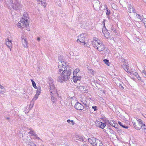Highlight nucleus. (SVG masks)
I'll list each match as a JSON object with an SVG mask.
<instances>
[{
	"label": "nucleus",
	"instance_id": "f257e3e1",
	"mask_svg": "<svg viewBox=\"0 0 146 146\" xmlns=\"http://www.w3.org/2000/svg\"><path fill=\"white\" fill-rule=\"evenodd\" d=\"M58 64L59 72H61L62 71V72L58 78V81L62 82L67 81L70 78V75L72 72L71 69H69L68 71H65L67 68L68 63L64 60V59L60 58L58 60Z\"/></svg>",
	"mask_w": 146,
	"mask_h": 146
},
{
	"label": "nucleus",
	"instance_id": "f03ea898",
	"mask_svg": "<svg viewBox=\"0 0 146 146\" xmlns=\"http://www.w3.org/2000/svg\"><path fill=\"white\" fill-rule=\"evenodd\" d=\"M92 44L95 48L99 51H103L104 49V45L100 40L96 38H94Z\"/></svg>",
	"mask_w": 146,
	"mask_h": 146
},
{
	"label": "nucleus",
	"instance_id": "7ed1b4c3",
	"mask_svg": "<svg viewBox=\"0 0 146 146\" xmlns=\"http://www.w3.org/2000/svg\"><path fill=\"white\" fill-rule=\"evenodd\" d=\"M50 92L51 99L52 102L54 103V94L55 86L54 84H50Z\"/></svg>",
	"mask_w": 146,
	"mask_h": 146
},
{
	"label": "nucleus",
	"instance_id": "20e7f679",
	"mask_svg": "<svg viewBox=\"0 0 146 146\" xmlns=\"http://www.w3.org/2000/svg\"><path fill=\"white\" fill-rule=\"evenodd\" d=\"M122 63L121 64L122 67L126 72L129 73V66L126 60L124 59H123L122 60Z\"/></svg>",
	"mask_w": 146,
	"mask_h": 146
},
{
	"label": "nucleus",
	"instance_id": "39448f33",
	"mask_svg": "<svg viewBox=\"0 0 146 146\" xmlns=\"http://www.w3.org/2000/svg\"><path fill=\"white\" fill-rule=\"evenodd\" d=\"M88 141L92 145L96 146L97 144L100 142V140L94 137H92L88 138Z\"/></svg>",
	"mask_w": 146,
	"mask_h": 146
},
{
	"label": "nucleus",
	"instance_id": "423d86ee",
	"mask_svg": "<svg viewBox=\"0 0 146 146\" xmlns=\"http://www.w3.org/2000/svg\"><path fill=\"white\" fill-rule=\"evenodd\" d=\"M29 26L28 21L25 19H21L19 22V27L20 28L27 27Z\"/></svg>",
	"mask_w": 146,
	"mask_h": 146
},
{
	"label": "nucleus",
	"instance_id": "0eeeda50",
	"mask_svg": "<svg viewBox=\"0 0 146 146\" xmlns=\"http://www.w3.org/2000/svg\"><path fill=\"white\" fill-rule=\"evenodd\" d=\"M137 121L140 127H136V129L139 130L141 128H142L143 129H146V126L142 121L140 119H139Z\"/></svg>",
	"mask_w": 146,
	"mask_h": 146
},
{
	"label": "nucleus",
	"instance_id": "6e6552de",
	"mask_svg": "<svg viewBox=\"0 0 146 146\" xmlns=\"http://www.w3.org/2000/svg\"><path fill=\"white\" fill-rule=\"evenodd\" d=\"M85 34H81L77 36L78 39L77 40V42H83L85 40Z\"/></svg>",
	"mask_w": 146,
	"mask_h": 146
},
{
	"label": "nucleus",
	"instance_id": "1a4fd4ad",
	"mask_svg": "<svg viewBox=\"0 0 146 146\" xmlns=\"http://www.w3.org/2000/svg\"><path fill=\"white\" fill-rule=\"evenodd\" d=\"M13 8L15 10L19 9L21 6L20 3L17 1H16L13 3L12 5Z\"/></svg>",
	"mask_w": 146,
	"mask_h": 146
},
{
	"label": "nucleus",
	"instance_id": "9d476101",
	"mask_svg": "<svg viewBox=\"0 0 146 146\" xmlns=\"http://www.w3.org/2000/svg\"><path fill=\"white\" fill-rule=\"evenodd\" d=\"M93 6L96 10L99 7L100 8L101 5H100V2L98 0H94L93 2Z\"/></svg>",
	"mask_w": 146,
	"mask_h": 146
},
{
	"label": "nucleus",
	"instance_id": "9b49d317",
	"mask_svg": "<svg viewBox=\"0 0 146 146\" xmlns=\"http://www.w3.org/2000/svg\"><path fill=\"white\" fill-rule=\"evenodd\" d=\"M74 107L76 110H82L84 108L82 104L78 102L76 104Z\"/></svg>",
	"mask_w": 146,
	"mask_h": 146
},
{
	"label": "nucleus",
	"instance_id": "f8f14e48",
	"mask_svg": "<svg viewBox=\"0 0 146 146\" xmlns=\"http://www.w3.org/2000/svg\"><path fill=\"white\" fill-rule=\"evenodd\" d=\"M79 89L83 93L86 92H87L88 89L86 86H80Z\"/></svg>",
	"mask_w": 146,
	"mask_h": 146
},
{
	"label": "nucleus",
	"instance_id": "ddd939ff",
	"mask_svg": "<svg viewBox=\"0 0 146 146\" xmlns=\"http://www.w3.org/2000/svg\"><path fill=\"white\" fill-rule=\"evenodd\" d=\"M81 79L80 76H78L76 75L74 76L73 78V80L74 82L75 83H77V81L78 80H80Z\"/></svg>",
	"mask_w": 146,
	"mask_h": 146
},
{
	"label": "nucleus",
	"instance_id": "4468645a",
	"mask_svg": "<svg viewBox=\"0 0 146 146\" xmlns=\"http://www.w3.org/2000/svg\"><path fill=\"white\" fill-rule=\"evenodd\" d=\"M7 40L8 41L6 42V44L9 48L11 49L12 46V41L11 40H9L8 39H7Z\"/></svg>",
	"mask_w": 146,
	"mask_h": 146
},
{
	"label": "nucleus",
	"instance_id": "2eb2a0df",
	"mask_svg": "<svg viewBox=\"0 0 146 146\" xmlns=\"http://www.w3.org/2000/svg\"><path fill=\"white\" fill-rule=\"evenodd\" d=\"M98 123L97 124V126L102 129H103L106 126L105 123H104L98 121Z\"/></svg>",
	"mask_w": 146,
	"mask_h": 146
},
{
	"label": "nucleus",
	"instance_id": "dca6fc26",
	"mask_svg": "<svg viewBox=\"0 0 146 146\" xmlns=\"http://www.w3.org/2000/svg\"><path fill=\"white\" fill-rule=\"evenodd\" d=\"M22 41L23 45L25 48L28 47V43L26 40L25 38L22 39Z\"/></svg>",
	"mask_w": 146,
	"mask_h": 146
},
{
	"label": "nucleus",
	"instance_id": "f3484780",
	"mask_svg": "<svg viewBox=\"0 0 146 146\" xmlns=\"http://www.w3.org/2000/svg\"><path fill=\"white\" fill-rule=\"evenodd\" d=\"M28 19L29 17L27 13L26 12H24L21 19H25L26 21H28Z\"/></svg>",
	"mask_w": 146,
	"mask_h": 146
},
{
	"label": "nucleus",
	"instance_id": "a211bd4d",
	"mask_svg": "<svg viewBox=\"0 0 146 146\" xmlns=\"http://www.w3.org/2000/svg\"><path fill=\"white\" fill-rule=\"evenodd\" d=\"M5 92V89L4 87L0 85V94H3Z\"/></svg>",
	"mask_w": 146,
	"mask_h": 146
},
{
	"label": "nucleus",
	"instance_id": "6ab92c4d",
	"mask_svg": "<svg viewBox=\"0 0 146 146\" xmlns=\"http://www.w3.org/2000/svg\"><path fill=\"white\" fill-rule=\"evenodd\" d=\"M106 31V32H105V33H104L103 30H102V32L104 34V35L105 37L106 38H108L110 37V36L108 32L107 31Z\"/></svg>",
	"mask_w": 146,
	"mask_h": 146
},
{
	"label": "nucleus",
	"instance_id": "aec40b11",
	"mask_svg": "<svg viewBox=\"0 0 146 146\" xmlns=\"http://www.w3.org/2000/svg\"><path fill=\"white\" fill-rule=\"evenodd\" d=\"M108 123H109L112 126L116 128L115 126V121L114 120H111L108 121Z\"/></svg>",
	"mask_w": 146,
	"mask_h": 146
},
{
	"label": "nucleus",
	"instance_id": "412c9836",
	"mask_svg": "<svg viewBox=\"0 0 146 146\" xmlns=\"http://www.w3.org/2000/svg\"><path fill=\"white\" fill-rule=\"evenodd\" d=\"M88 72L93 76H94L95 73V71L89 68L88 69Z\"/></svg>",
	"mask_w": 146,
	"mask_h": 146
},
{
	"label": "nucleus",
	"instance_id": "4be33fe9",
	"mask_svg": "<svg viewBox=\"0 0 146 146\" xmlns=\"http://www.w3.org/2000/svg\"><path fill=\"white\" fill-rule=\"evenodd\" d=\"M136 16L138 19H139L140 20L142 21H145L146 20V19L142 17L140 15L136 14Z\"/></svg>",
	"mask_w": 146,
	"mask_h": 146
},
{
	"label": "nucleus",
	"instance_id": "5701e85b",
	"mask_svg": "<svg viewBox=\"0 0 146 146\" xmlns=\"http://www.w3.org/2000/svg\"><path fill=\"white\" fill-rule=\"evenodd\" d=\"M30 131L28 133L29 134H31V135L34 136L36 134L35 132L33 130H32L31 129H29Z\"/></svg>",
	"mask_w": 146,
	"mask_h": 146
},
{
	"label": "nucleus",
	"instance_id": "b1692460",
	"mask_svg": "<svg viewBox=\"0 0 146 146\" xmlns=\"http://www.w3.org/2000/svg\"><path fill=\"white\" fill-rule=\"evenodd\" d=\"M39 95L36 94L35 95L34 98L31 101V102L32 103V102H33L34 103L38 99V96Z\"/></svg>",
	"mask_w": 146,
	"mask_h": 146
},
{
	"label": "nucleus",
	"instance_id": "393cba45",
	"mask_svg": "<svg viewBox=\"0 0 146 146\" xmlns=\"http://www.w3.org/2000/svg\"><path fill=\"white\" fill-rule=\"evenodd\" d=\"M37 90H36V94L39 95L40 94L41 91V88L40 86L37 87L36 88Z\"/></svg>",
	"mask_w": 146,
	"mask_h": 146
},
{
	"label": "nucleus",
	"instance_id": "a878e982",
	"mask_svg": "<svg viewBox=\"0 0 146 146\" xmlns=\"http://www.w3.org/2000/svg\"><path fill=\"white\" fill-rule=\"evenodd\" d=\"M80 71V70L79 68H76L73 72V75H76V74Z\"/></svg>",
	"mask_w": 146,
	"mask_h": 146
},
{
	"label": "nucleus",
	"instance_id": "bb28decb",
	"mask_svg": "<svg viewBox=\"0 0 146 146\" xmlns=\"http://www.w3.org/2000/svg\"><path fill=\"white\" fill-rule=\"evenodd\" d=\"M83 42L84 43V46H86L88 47H89L90 45V44L88 43V41L86 42L84 41Z\"/></svg>",
	"mask_w": 146,
	"mask_h": 146
},
{
	"label": "nucleus",
	"instance_id": "cd10ccee",
	"mask_svg": "<svg viewBox=\"0 0 146 146\" xmlns=\"http://www.w3.org/2000/svg\"><path fill=\"white\" fill-rule=\"evenodd\" d=\"M31 80L32 82L33 86L34 87V88H35V89H36L37 87L36 86V84L35 83L32 79H31Z\"/></svg>",
	"mask_w": 146,
	"mask_h": 146
},
{
	"label": "nucleus",
	"instance_id": "c85d7f7f",
	"mask_svg": "<svg viewBox=\"0 0 146 146\" xmlns=\"http://www.w3.org/2000/svg\"><path fill=\"white\" fill-rule=\"evenodd\" d=\"M118 123L119 125H120V126H122V127L125 128L127 129L128 128V127H127V126H125L124 125H123V123L120 121H118Z\"/></svg>",
	"mask_w": 146,
	"mask_h": 146
},
{
	"label": "nucleus",
	"instance_id": "c756f323",
	"mask_svg": "<svg viewBox=\"0 0 146 146\" xmlns=\"http://www.w3.org/2000/svg\"><path fill=\"white\" fill-rule=\"evenodd\" d=\"M5 2L7 4H12L13 3V1L12 0H6V1H5Z\"/></svg>",
	"mask_w": 146,
	"mask_h": 146
},
{
	"label": "nucleus",
	"instance_id": "7c9ffc66",
	"mask_svg": "<svg viewBox=\"0 0 146 146\" xmlns=\"http://www.w3.org/2000/svg\"><path fill=\"white\" fill-rule=\"evenodd\" d=\"M103 61L108 66H110V64L109 62V60L106 59H104L103 60Z\"/></svg>",
	"mask_w": 146,
	"mask_h": 146
},
{
	"label": "nucleus",
	"instance_id": "2f4dec72",
	"mask_svg": "<svg viewBox=\"0 0 146 146\" xmlns=\"http://www.w3.org/2000/svg\"><path fill=\"white\" fill-rule=\"evenodd\" d=\"M134 11L132 7L130 6L129 7V11L130 13L133 12Z\"/></svg>",
	"mask_w": 146,
	"mask_h": 146
},
{
	"label": "nucleus",
	"instance_id": "473e14b6",
	"mask_svg": "<svg viewBox=\"0 0 146 146\" xmlns=\"http://www.w3.org/2000/svg\"><path fill=\"white\" fill-rule=\"evenodd\" d=\"M129 72L131 74H133L135 76H136V75H137L138 74L137 73V72H133V71L132 72H130V71H129Z\"/></svg>",
	"mask_w": 146,
	"mask_h": 146
},
{
	"label": "nucleus",
	"instance_id": "72a5a7b5",
	"mask_svg": "<svg viewBox=\"0 0 146 146\" xmlns=\"http://www.w3.org/2000/svg\"><path fill=\"white\" fill-rule=\"evenodd\" d=\"M42 0H41L40 2H41V4H42L43 6L45 7L46 6V3L45 2H43V1H42Z\"/></svg>",
	"mask_w": 146,
	"mask_h": 146
},
{
	"label": "nucleus",
	"instance_id": "f704fd0d",
	"mask_svg": "<svg viewBox=\"0 0 146 146\" xmlns=\"http://www.w3.org/2000/svg\"><path fill=\"white\" fill-rule=\"evenodd\" d=\"M119 87L121 89L123 90L124 89V87H123L122 85V84H119Z\"/></svg>",
	"mask_w": 146,
	"mask_h": 146
},
{
	"label": "nucleus",
	"instance_id": "c9c22d12",
	"mask_svg": "<svg viewBox=\"0 0 146 146\" xmlns=\"http://www.w3.org/2000/svg\"><path fill=\"white\" fill-rule=\"evenodd\" d=\"M142 72L144 74L145 76L146 77V69L145 67L144 68V70H142Z\"/></svg>",
	"mask_w": 146,
	"mask_h": 146
},
{
	"label": "nucleus",
	"instance_id": "e433bc0d",
	"mask_svg": "<svg viewBox=\"0 0 146 146\" xmlns=\"http://www.w3.org/2000/svg\"><path fill=\"white\" fill-rule=\"evenodd\" d=\"M96 146H104V145L100 141V142L98 143V144H97V145Z\"/></svg>",
	"mask_w": 146,
	"mask_h": 146
},
{
	"label": "nucleus",
	"instance_id": "4c0bfd02",
	"mask_svg": "<svg viewBox=\"0 0 146 146\" xmlns=\"http://www.w3.org/2000/svg\"><path fill=\"white\" fill-rule=\"evenodd\" d=\"M135 76L137 78L138 80H141V78L140 77L138 74H137V75H136Z\"/></svg>",
	"mask_w": 146,
	"mask_h": 146
},
{
	"label": "nucleus",
	"instance_id": "58836bf2",
	"mask_svg": "<svg viewBox=\"0 0 146 146\" xmlns=\"http://www.w3.org/2000/svg\"><path fill=\"white\" fill-rule=\"evenodd\" d=\"M106 9L107 11V12H106V13L107 15H109L110 13V10H109L107 8H106Z\"/></svg>",
	"mask_w": 146,
	"mask_h": 146
},
{
	"label": "nucleus",
	"instance_id": "ea45409f",
	"mask_svg": "<svg viewBox=\"0 0 146 146\" xmlns=\"http://www.w3.org/2000/svg\"><path fill=\"white\" fill-rule=\"evenodd\" d=\"M92 108L94 110V111H96L97 110V107L96 106H93Z\"/></svg>",
	"mask_w": 146,
	"mask_h": 146
},
{
	"label": "nucleus",
	"instance_id": "a19ab883",
	"mask_svg": "<svg viewBox=\"0 0 146 146\" xmlns=\"http://www.w3.org/2000/svg\"><path fill=\"white\" fill-rule=\"evenodd\" d=\"M133 125L134 126V127H135V128L136 129V127H138V126H137L136 125V123L135 122H134L133 123Z\"/></svg>",
	"mask_w": 146,
	"mask_h": 146
},
{
	"label": "nucleus",
	"instance_id": "79ce46f5",
	"mask_svg": "<svg viewBox=\"0 0 146 146\" xmlns=\"http://www.w3.org/2000/svg\"><path fill=\"white\" fill-rule=\"evenodd\" d=\"M70 122H71V123H72V125H74V122L73 120H70Z\"/></svg>",
	"mask_w": 146,
	"mask_h": 146
},
{
	"label": "nucleus",
	"instance_id": "37998d69",
	"mask_svg": "<svg viewBox=\"0 0 146 146\" xmlns=\"http://www.w3.org/2000/svg\"><path fill=\"white\" fill-rule=\"evenodd\" d=\"M111 31L112 32H115V29H114V28H111Z\"/></svg>",
	"mask_w": 146,
	"mask_h": 146
},
{
	"label": "nucleus",
	"instance_id": "c03bdc74",
	"mask_svg": "<svg viewBox=\"0 0 146 146\" xmlns=\"http://www.w3.org/2000/svg\"><path fill=\"white\" fill-rule=\"evenodd\" d=\"M37 40L38 42H40V37H38L37 38Z\"/></svg>",
	"mask_w": 146,
	"mask_h": 146
},
{
	"label": "nucleus",
	"instance_id": "a18cd8bd",
	"mask_svg": "<svg viewBox=\"0 0 146 146\" xmlns=\"http://www.w3.org/2000/svg\"><path fill=\"white\" fill-rule=\"evenodd\" d=\"M34 136L35 138L36 139H37V138L38 137V136L36 134Z\"/></svg>",
	"mask_w": 146,
	"mask_h": 146
},
{
	"label": "nucleus",
	"instance_id": "49530a36",
	"mask_svg": "<svg viewBox=\"0 0 146 146\" xmlns=\"http://www.w3.org/2000/svg\"><path fill=\"white\" fill-rule=\"evenodd\" d=\"M144 22V24L145 25V27L146 28V20L145 21H142Z\"/></svg>",
	"mask_w": 146,
	"mask_h": 146
},
{
	"label": "nucleus",
	"instance_id": "de8ad7c7",
	"mask_svg": "<svg viewBox=\"0 0 146 146\" xmlns=\"http://www.w3.org/2000/svg\"><path fill=\"white\" fill-rule=\"evenodd\" d=\"M30 146H36V145L33 143H32L31 144V145H30Z\"/></svg>",
	"mask_w": 146,
	"mask_h": 146
},
{
	"label": "nucleus",
	"instance_id": "09e8293b",
	"mask_svg": "<svg viewBox=\"0 0 146 146\" xmlns=\"http://www.w3.org/2000/svg\"><path fill=\"white\" fill-rule=\"evenodd\" d=\"M33 105H34V103H33V104L32 105H31V104H30V107H33Z\"/></svg>",
	"mask_w": 146,
	"mask_h": 146
},
{
	"label": "nucleus",
	"instance_id": "8fccbe9b",
	"mask_svg": "<svg viewBox=\"0 0 146 146\" xmlns=\"http://www.w3.org/2000/svg\"><path fill=\"white\" fill-rule=\"evenodd\" d=\"M67 122L69 123H70V119H68L67 121Z\"/></svg>",
	"mask_w": 146,
	"mask_h": 146
},
{
	"label": "nucleus",
	"instance_id": "3c124183",
	"mask_svg": "<svg viewBox=\"0 0 146 146\" xmlns=\"http://www.w3.org/2000/svg\"><path fill=\"white\" fill-rule=\"evenodd\" d=\"M38 140H41V139L38 137L37 138V139Z\"/></svg>",
	"mask_w": 146,
	"mask_h": 146
},
{
	"label": "nucleus",
	"instance_id": "603ef678",
	"mask_svg": "<svg viewBox=\"0 0 146 146\" xmlns=\"http://www.w3.org/2000/svg\"><path fill=\"white\" fill-rule=\"evenodd\" d=\"M6 119L7 120H9V117H6Z\"/></svg>",
	"mask_w": 146,
	"mask_h": 146
},
{
	"label": "nucleus",
	"instance_id": "864d4df0",
	"mask_svg": "<svg viewBox=\"0 0 146 146\" xmlns=\"http://www.w3.org/2000/svg\"><path fill=\"white\" fill-rule=\"evenodd\" d=\"M82 146H88L86 144H84L83 145H82Z\"/></svg>",
	"mask_w": 146,
	"mask_h": 146
},
{
	"label": "nucleus",
	"instance_id": "5fc2aeb1",
	"mask_svg": "<svg viewBox=\"0 0 146 146\" xmlns=\"http://www.w3.org/2000/svg\"><path fill=\"white\" fill-rule=\"evenodd\" d=\"M107 51L108 52L109 51V50L108 49V50H107Z\"/></svg>",
	"mask_w": 146,
	"mask_h": 146
},
{
	"label": "nucleus",
	"instance_id": "6e6d98bb",
	"mask_svg": "<svg viewBox=\"0 0 146 146\" xmlns=\"http://www.w3.org/2000/svg\"><path fill=\"white\" fill-rule=\"evenodd\" d=\"M145 69H146V66H145Z\"/></svg>",
	"mask_w": 146,
	"mask_h": 146
},
{
	"label": "nucleus",
	"instance_id": "4d7b16f0",
	"mask_svg": "<svg viewBox=\"0 0 146 146\" xmlns=\"http://www.w3.org/2000/svg\"><path fill=\"white\" fill-rule=\"evenodd\" d=\"M103 23H104V25H105L104 23V22H103Z\"/></svg>",
	"mask_w": 146,
	"mask_h": 146
}]
</instances>
